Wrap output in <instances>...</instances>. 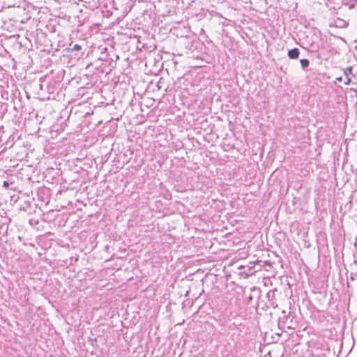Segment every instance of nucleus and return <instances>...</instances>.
Here are the masks:
<instances>
[{
	"label": "nucleus",
	"mask_w": 357,
	"mask_h": 357,
	"mask_svg": "<svg viewBox=\"0 0 357 357\" xmlns=\"http://www.w3.org/2000/svg\"><path fill=\"white\" fill-rule=\"evenodd\" d=\"M344 74L346 77V80L344 81L345 84H349L351 82V75H353L352 74V67H348L344 70Z\"/></svg>",
	"instance_id": "f257e3e1"
},
{
	"label": "nucleus",
	"mask_w": 357,
	"mask_h": 357,
	"mask_svg": "<svg viewBox=\"0 0 357 357\" xmlns=\"http://www.w3.org/2000/svg\"><path fill=\"white\" fill-rule=\"evenodd\" d=\"M299 50L296 47L289 50L288 56L291 59H297L299 56Z\"/></svg>",
	"instance_id": "f03ea898"
},
{
	"label": "nucleus",
	"mask_w": 357,
	"mask_h": 357,
	"mask_svg": "<svg viewBox=\"0 0 357 357\" xmlns=\"http://www.w3.org/2000/svg\"><path fill=\"white\" fill-rule=\"evenodd\" d=\"M300 63H301V65L303 68H306L307 67L309 66V64H310V61L307 59H301L300 60Z\"/></svg>",
	"instance_id": "7ed1b4c3"
},
{
	"label": "nucleus",
	"mask_w": 357,
	"mask_h": 357,
	"mask_svg": "<svg viewBox=\"0 0 357 357\" xmlns=\"http://www.w3.org/2000/svg\"><path fill=\"white\" fill-rule=\"evenodd\" d=\"M81 49H82L81 45H79L78 44H75L73 47V50H75V51H79Z\"/></svg>",
	"instance_id": "20e7f679"
},
{
	"label": "nucleus",
	"mask_w": 357,
	"mask_h": 357,
	"mask_svg": "<svg viewBox=\"0 0 357 357\" xmlns=\"http://www.w3.org/2000/svg\"><path fill=\"white\" fill-rule=\"evenodd\" d=\"M8 186H9V183L7 181H4L3 183V187L5 188H8Z\"/></svg>",
	"instance_id": "39448f33"
},
{
	"label": "nucleus",
	"mask_w": 357,
	"mask_h": 357,
	"mask_svg": "<svg viewBox=\"0 0 357 357\" xmlns=\"http://www.w3.org/2000/svg\"><path fill=\"white\" fill-rule=\"evenodd\" d=\"M336 80L337 81H339V82H341L342 80V77H337L336 78Z\"/></svg>",
	"instance_id": "423d86ee"
}]
</instances>
